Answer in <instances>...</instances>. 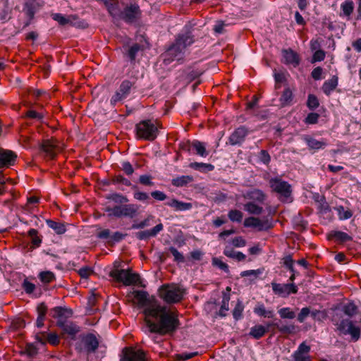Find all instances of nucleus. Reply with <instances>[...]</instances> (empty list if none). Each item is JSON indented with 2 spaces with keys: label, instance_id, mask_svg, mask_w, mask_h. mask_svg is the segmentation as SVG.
Here are the masks:
<instances>
[{
  "label": "nucleus",
  "instance_id": "nucleus-1",
  "mask_svg": "<svg viewBox=\"0 0 361 361\" xmlns=\"http://www.w3.org/2000/svg\"><path fill=\"white\" fill-rule=\"evenodd\" d=\"M137 305L144 307L145 322L150 333L160 336L173 334L180 325L178 314L167 307L161 305L154 298H149L145 290L131 292Z\"/></svg>",
  "mask_w": 361,
  "mask_h": 361
},
{
  "label": "nucleus",
  "instance_id": "nucleus-2",
  "mask_svg": "<svg viewBox=\"0 0 361 361\" xmlns=\"http://www.w3.org/2000/svg\"><path fill=\"white\" fill-rule=\"evenodd\" d=\"M194 42V36L190 32L178 35L174 42L164 53V61L171 62L181 59L185 48L190 46Z\"/></svg>",
  "mask_w": 361,
  "mask_h": 361
},
{
  "label": "nucleus",
  "instance_id": "nucleus-3",
  "mask_svg": "<svg viewBox=\"0 0 361 361\" xmlns=\"http://www.w3.org/2000/svg\"><path fill=\"white\" fill-rule=\"evenodd\" d=\"M185 294L184 289L177 284H164L159 288V297L167 304H174L180 302Z\"/></svg>",
  "mask_w": 361,
  "mask_h": 361
},
{
  "label": "nucleus",
  "instance_id": "nucleus-4",
  "mask_svg": "<svg viewBox=\"0 0 361 361\" xmlns=\"http://www.w3.org/2000/svg\"><path fill=\"white\" fill-rule=\"evenodd\" d=\"M161 125L156 121V124L150 119L143 120L135 126L137 135L139 138L148 141L154 140L159 134V128Z\"/></svg>",
  "mask_w": 361,
  "mask_h": 361
},
{
  "label": "nucleus",
  "instance_id": "nucleus-5",
  "mask_svg": "<svg viewBox=\"0 0 361 361\" xmlns=\"http://www.w3.org/2000/svg\"><path fill=\"white\" fill-rule=\"evenodd\" d=\"M109 276L117 282L123 283L126 286L137 285L141 283L140 276L137 273H133L130 269H119L114 268L110 271Z\"/></svg>",
  "mask_w": 361,
  "mask_h": 361
},
{
  "label": "nucleus",
  "instance_id": "nucleus-6",
  "mask_svg": "<svg viewBox=\"0 0 361 361\" xmlns=\"http://www.w3.org/2000/svg\"><path fill=\"white\" fill-rule=\"evenodd\" d=\"M141 16L142 11L138 4L131 3L124 5L121 20L129 25H134L140 20Z\"/></svg>",
  "mask_w": 361,
  "mask_h": 361
},
{
  "label": "nucleus",
  "instance_id": "nucleus-7",
  "mask_svg": "<svg viewBox=\"0 0 361 361\" xmlns=\"http://www.w3.org/2000/svg\"><path fill=\"white\" fill-rule=\"evenodd\" d=\"M120 361H149L147 353L142 349L133 346L122 349Z\"/></svg>",
  "mask_w": 361,
  "mask_h": 361
},
{
  "label": "nucleus",
  "instance_id": "nucleus-8",
  "mask_svg": "<svg viewBox=\"0 0 361 361\" xmlns=\"http://www.w3.org/2000/svg\"><path fill=\"white\" fill-rule=\"evenodd\" d=\"M136 89L135 81H130L129 80H124L121 83L119 88L111 97L110 102L112 105H116L118 102L127 98L132 90Z\"/></svg>",
  "mask_w": 361,
  "mask_h": 361
},
{
  "label": "nucleus",
  "instance_id": "nucleus-9",
  "mask_svg": "<svg viewBox=\"0 0 361 361\" xmlns=\"http://www.w3.org/2000/svg\"><path fill=\"white\" fill-rule=\"evenodd\" d=\"M244 226L257 228L258 231H264L272 228L274 224L271 219H260L258 217L250 216L245 219Z\"/></svg>",
  "mask_w": 361,
  "mask_h": 361
},
{
  "label": "nucleus",
  "instance_id": "nucleus-10",
  "mask_svg": "<svg viewBox=\"0 0 361 361\" xmlns=\"http://www.w3.org/2000/svg\"><path fill=\"white\" fill-rule=\"evenodd\" d=\"M269 183L272 191L286 198L290 196L292 187L287 181L283 180L279 178H274L269 180Z\"/></svg>",
  "mask_w": 361,
  "mask_h": 361
},
{
  "label": "nucleus",
  "instance_id": "nucleus-11",
  "mask_svg": "<svg viewBox=\"0 0 361 361\" xmlns=\"http://www.w3.org/2000/svg\"><path fill=\"white\" fill-rule=\"evenodd\" d=\"M139 208V205L135 204H123L121 205L115 206L114 216L117 218L127 216L133 219L137 216Z\"/></svg>",
  "mask_w": 361,
  "mask_h": 361
},
{
  "label": "nucleus",
  "instance_id": "nucleus-12",
  "mask_svg": "<svg viewBox=\"0 0 361 361\" xmlns=\"http://www.w3.org/2000/svg\"><path fill=\"white\" fill-rule=\"evenodd\" d=\"M338 329L344 334H349L353 341H357L360 337V329L354 324V322L350 319H343Z\"/></svg>",
  "mask_w": 361,
  "mask_h": 361
},
{
  "label": "nucleus",
  "instance_id": "nucleus-13",
  "mask_svg": "<svg viewBox=\"0 0 361 361\" xmlns=\"http://www.w3.org/2000/svg\"><path fill=\"white\" fill-rule=\"evenodd\" d=\"M109 16L113 18V22L121 20L124 4H121L118 0H104L103 2Z\"/></svg>",
  "mask_w": 361,
  "mask_h": 361
},
{
  "label": "nucleus",
  "instance_id": "nucleus-14",
  "mask_svg": "<svg viewBox=\"0 0 361 361\" xmlns=\"http://www.w3.org/2000/svg\"><path fill=\"white\" fill-rule=\"evenodd\" d=\"M271 288L274 294L283 298L288 297L291 293L295 294L298 290V287L293 283L281 284L272 282Z\"/></svg>",
  "mask_w": 361,
  "mask_h": 361
},
{
  "label": "nucleus",
  "instance_id": "nucleus-15",
  "mask_svg": "<svg viewBox=\"0 0 361 361\" xmlns=\"http://www.w3.org/2000/svg\"><path fill=\"white\" fill-rule=\"evenodd\" d=\"M44 6V2L39 0H25L23 11L28 18L33 19L35 14Z\"/></svg>",
  "mask_w": 361,
  "mask_h": 361
},
{
  "label": "nucleus",
  "instance_id": "nucleus-16",
  "mask_svg": "<svg viewBox=\"0 0 361 361\" xmlns=\"http://www.w3.org/2000/svg\"><path fill=\"white\" fill-rule=\"evenodd\" d=\"M16 159L17 154L14 152L0 147V169L13 166Z\"/></svg>",
  "mask_w": 361,
  "mask_h": 361
},
{
  "label": "nucleus",
  "instance_id": "nucleus-17",
  "mask_svg": "<svg viewBox=\"0 0 361 361\" xmlns=\"http://www.w3.org/2000/svg\"><path fill=\"white\" fill-rule=\"evenodd\" d=\"M249 131L248 129L241 126L237 128L230 135L228 141L231 145H241L245 140Z\"/></svg>",
  "mask_w": 361,
  "mask_h": 361
},
{
  "label": "nucleus",
  "instance_id": "nucleus-18",
  "mask_svg": "<svg viewBox=\"0 0 361 361\" xmlns=\"http://www.w3.org/2000/svg\"><path fill=\"white\" fill-rule=\"evenodd\" d=\"M81 340L87 354L94 353L99 347V341L96 336L92 333L84 335Z\"/></svg>",
  "mask_w": 361,
  "mask_h": 361
},
{
  "label": "nucleus",
  "instance_id": "nucleus-19",
  "mask_svg": "<svg viewBox=\"0 0 361 361\" xmlns=\"http://www.w3.org/2000/svg\"><path fill=\"white\" fill-rule=\"evenodd\" d=\"M310 352V346L302 342L293 355V361H311Z\"/></svg>",
  "mask_w": 361,
  "mask_h": 361
},
{
  "label": "nucleus",
  "instance_id": "nucleus-20",
  "mask_svg": "<svg viewBox=\"0 0 361 361\" xmlns=\"http://www.w3.org/2000/svg\"><path fill=\"white\" fill-rule=\"evenodd\" d=\"M50 314L54 319H57L56 322H66L67 319L71 317L73 312L71 309L63 307H55L50 310Z\"/></svg>",
  "mask_w": 361,
  "mask_h": 361
},
{
  "label": "nucleus",
  "instance_id": "nucleus-21",
  "mask_svg": "<svg viewBox=\"0 0 361 361\" xmlns=\"http://www.w3.org/2000/svg\"><path fill=\"white\" fill-rule=\"evenodd\" d=\"M56 326L61 329L63 334H66L74 339L75 335L80 331V328L71 321L56 322Z\"/></svg>",
  "mask_w": 361,
  "mask_h": 361
},
{
  "label": "nucleus",
  "instance_id": "nucleus-22",
  "mask_svg": "<svg viewBox=\"0 0 361 361\" xmlns=\"http://www.w3.org/2000/svg\"><path fill=\"white\" fill-rule=\"evenodd\" d=\"M56 143L51 140H44L40 145V149L50 159H54L56 155Z\"/></svg>",
  "mask_w": 361,
  "mask_h": 361
},
{
  "label": "nucleus",
  "instance_id": "nucleus-23",
  "mask_svg": "<svg viewBox=\"0 0 361 361\" xmlns=\"http://www.w3.org/2000/svg\"><path fill=\"white\" fill-rule=\"evenodd\" d=\"M245 199L250 200L251 202L263 203L267 199V195L259 189H253L247 191L244 195Z\"/></svg>",
  "mask_w": 361,
  "mask_h": 361
},
{
  "label": "nucleus",
  "instance_id": "nucleus-24",
  "mask_svg": "<svg viewBox=\"0 0 361 361\" xmlns=\"http://www.w3.org/2000/svg\"><path fill=\"white\" fill-rule=\"evenodd\" d=\"M283 58L285 63L287 64H291L294 67H296L300 63V57L298 54L293 51L292 49L283 50Z\"/></svg>",
  "mask_w": 361,
  "mask_h": 361
},
{
  "label": "nucleus",
  "instance_id": "nucleus-25",
  "mask_svg": "<svg viewBox=\"0 0 361 361\" xmlns=\"http://www.w3.org/2000/svg\"><path fill=\"white\" fill-rule=\"evenodd\" d=\"M304 140L307 145L308 147L311 149L318 150L320 149H324L327 145V143L324 140H317L315 138L306 135L304 137Z\"/></svg>",
  "mask_w": 361,
  "mask_h": 361
},
{
  "label": "nucleus",
  "instance_id": "nucleus-26",
  "mask_svg": "<svg viewBox=\"0 0 361 361\" xmlns=\"http://www.w3.org/2000/svg\"><path fill=\"white\" fill-rule=\"evenodd\" d=\"M338 78L336 75H334L331 79L326 80L322 87V90L323 92L326 96H329L331 94V93L338 86Z\"/></svg>",
  "mask_w": 361,
  "mask_h": 361
},
{
  "label": "nucleus",
  "instance_id": "nucleus-27",
  "mask_svg": "<svg viewBox=\"0 0 361 361\" xmlns=\"http://www.w3.org/2000/svg\"><path fill=\"white\" fill-rule=\"evenodd\" d=\"M166 204L174 208L176 211H185L192 208L191 203L183 202L176 199H172L170 202H166Z\"/></svg>",
  "mask_w": 361,
  "mask_h": 361
},
{
  "label": "nucleus",
  "instance_id": "nucleus-28",
  "mask_svg": "<svg viewBox=\"0 0 361 361\" xmlns=\"http://www.w3.org/2000/svg\"><path fill=\"white\" fill-rule=\"evenodd\" d=\"M27 235L30 238L31 240V248L35 249L39 247L41 245L42 237L39 235V232L37 229H30L27 232Z\"/></svg>",
  "mask_w": 361,
  "mask_h": 361
},
{
  "label": "nucleus",
  "instance_id": "nucleus-29",
  "mask_svg": "<svg viewBox=\"0 0 361 361\" xmlns=\"http://www.w3.org/2000/svg\"><path fill=\"white\" fill-rule=\"evenodd\" d=\"M329 239L334 238L339 243H345L352 240V237L343 231H332L328 235Z\"/></svg>",
  "mask_w": 361,
  "mask_h": 361
},
{
  "label": "nucleus",
  "instance_id": "nucleus-30",
  "mask_svg": "<svg viewBox=\"0 0 361 361\" xmlns=\"http://www.w3.org/2000/svg\"><path fill=\"white\" fill-rule=\"evenodd\" d=\"M244 209L250 214L259 215L263 212V208L259 206L256 202H248L244 204Z\"/></svg>",
  "mask_w": 361,
  "mask_h": 361
},
{
  "label": "nucleus",
  "instance_id": "nucleus-31",
  "mask_svg": "<svg viewBox=\"0 0 361 361\" xmlns=\"http://www.w3.org/2000/svg\"><path fill=\"white\" fill-rule=\"evenodd\" d=\"M189 166L192 169L204 173L212 171L214 169V165L202 162H192L189 164Z\"/></svg>",
  "mask_w": 361,
  "mask_h": 361
},
{
  "label": "nucleus",
  "instance_id": "nucleus-32",
  "mask_svg": "<svg viewBox=\"0 0 361 361\" xmlns=\"http://www.w3.org/2000/svg\"><path fill=\"white\" fill-rule=\"evenodd\" d=\"M254 312L257 315L265 318H273L274 316V311L272 310H266L263 304H258L254 308Z\"/></svg>",
  "mask_w": 361,
  "mask_h": 361
},
{
  "label": "nucleus",
  "instance_id": "nucleus-33",
  "mask_svg": "<svg viewBox=\"0 0 361 361\" xmlns=\"http://www.w3.org/2000/svg\"><path fill=\"white\" fill-rule=\"evenodd\" d=\"M267 332V329L262 325H255L250 329V336L255 339H259Z\"/></svg>",
  "mask_w": 361,
  "mask_h": 361
},
{
  "label": "nucleus",
  "instance_id": "nucleus-34",
  "mask_svg": "<svg viewBox=\"0 0 361 361\" xmlns=\"http://www.w3.org/2000/svg\"><path fill=\"white\" fill-rule=\"evenodd\" d=\"M293 95L292 91L290 90V89L289 87L286 88L283 90V92L280 97V102H281V106L283 107L286 106L290 105V104L293 101Z\"/></svg>",
  "mask_w": 361,
  "mask_h": 361
},
{
  "label": "nucleus",
  "instance_id": "nucleus-35",
  "mask_svg": "<svg viewBox=\"0 0 361 361\" xmlns=\"http://www.w3.org/2000/svg\"><path fill=\"white\" fill-rule=\"evenodd\" d=\"M46 222L48 226L59 235L63 234L66 231V226L63 223L56 222L51 219H47Z\"/></svg>",
  "mask_w": 361,
  "mask_h": 361
},
{
  "label": "nucleus",
  "instance_id": "nucleus-36",
  "mask_svg": "<svg viewBox=\"0 0 361 361\" xmlns=\"http://www.w3.org/2000/svg\"><path fill=\"white\" fill-rule=\"evenodd\" d=\"M192 149L196 151V154L202 157H206L209 154V152L207 151L205 145L203 142L195 140L192 142Z\"/></svg>",
  "mask_w": 361,
  "mask_h": 361
},
{
  "label": "nucleus",
  "instance_id": "nucleus-37",
  "mask_svg": "<svg viewBox=\"0 0 361 361\" xmlns=\"http://www.w3.org/2000/svg\"><path fill=\"white\" fill-rule=\"evenodd\" d=\"M193 181V177L191 176H181L172 179L171 183L176 187H183L188 183Z\"/></svg>",
  "mask_w": 361,
  "mask_h": 361
},
{
  "label": "nucleus",
  "instance_id": "nucleus-38",
  "mask_svg": "<svg viewBox=\"0 0 361 361\" xmlns=\"http://www.w3.org/2000/svg\"><path fill=\"white\" fill-rule=\"evenodd\" d=\"M229 300H230V295L224 294L221 305L219 312V315L221 317H226V312L229 310Z\"/></svg>",
  "mask_w": 361,
  "mask_h": 361
},
{
  "label": "nucleus",
  "instance_id": "nucleus-39",
  "mask_svg": "<svg viewBox=\"0 0 361 361\" xmlns=\"http://www.w3.org/2000/svg\"><path fill=\"white\" fill-rule=\"evenodd\" d=\"M111 182L114 184L120 183L126 186H132L133 190H137V188L136 185H132L131 182L121 174L114 176L111 179Z\"/></svg>",
  "mask_w": 361,
  "mask_h": 361
},
{
  "label": "nucleus",
  "instance_id": "nucleus-40",
  "mask_svg": "<svg viewBox=\"0 0 361 361\" xmlns=\"http://www.w3.org/2000/svg\"><path fill=\"white\" fill-rule=\"evenodd\" d=\"M244 310V305L242 301L238 300L234 309L232 311V314L235 320H239L243 317V312Z\"/></svg>",
  "mask_w": 361,
  "mask_h": 361
},
{
  "label": "nucleus",
  "instance_id": "nucleus-41",
  "mask_svg": "<svg viewBox=\"0 0 361 361\" xmlns=\"http://www.w3.org/2000/svg\"><path fill=\"white\" fill-rule=\"evenodd\" d=\"M141 49L142 46L137 43L133 44L130 47H129L127 55L131 62H134L135 61L137 54L141 50Z\"/></svg>",
  "mask_w": 361,
  "mask_h": 361
},
{
  "label": "nucleus",
  "instance_id": "nucleus-42",
  "mask_svg": "<svg viewBox=\"0 0 361 361\" xmlns=\"http://www.w3.org/2000/svg\"><path fill=\"white\" fill-rule=\"evenodd\" d=\"M39 279L44 283H49L55 279V275L50 271H41Z\"/></svg>",
  "mask_w": 361,
  "mask_h": 361
},
{
  "label": "nucleus",
  "instance_id": "nucleus-43",
  "mask_svg": "<svg viewBox=\"0 0 361 361\" xmlns=\"http://www.w3.org/2000/svg\"><path fill=\"white\" fill-rule=\"evenodd\" d=\"M106 198L107 200H111L116 203H118V204H121L128 202V199L126 196H124L121 194H118V193L110 194V195H107L106 197Z\"/></svg>",
  "mask_w": 361,
  "mask_h": 361
},
{
  "label": "nucleus",
  "instance_id": "nucleus-44",
  "mask_svg": "<svg viewBox=\"0 0 361 361\" xmlns=\"http://www.w3.org/2000/svg\"><path fill=\"white\" fill-rule=\"evenodd\" d=\"M341 9L344 16H350L354 10V4L352 0H347L341 4Z\"/></svg>",
  "mask_w": 361,
  "mask_h": 361
},
{
  "label": "nucleus",
  "instance_id": "nucleus-45",
  "mask_svg": "<svg viewBox=\"0 0 361 361\" xmlns=\"http://www.w3.org/2000/svg\"><path fill=\"white\" fill-rule=\"evenodd\" d=\"M343 311L345 314L351 317L357 314V307L354 302H349L343 306Z\"/></svg>",
  "mask_w": 361,
  "mask_h": 361
},
{
  "label": "nucleus",
  "instance_id": "nucleus-46",
  "mask_svg": "<svg viewBox=\"0 0 361 361\" xmlns=\"http://www.w3.org/2000/svg\"><path fill=\"white\" fill-rule=\"evenodd\" d=\"M229 219L233 222H241L243 217L242 212L238 209H231L228 214Z\"/></svg>",
  "mask_w": 361,
  "mask_h": 361
},
{
  "label": "nucleus",
  "instance_id": "nucleus-47",
  "mask_svg": "<svg viewBox=\"0 0 361 361\" xmlns=\"http://www.w3.org/2000/svg\"><path fill=\"white\" fill-rule=\"evenodd\" d=\"M336 209L341 220L348 219L353 216V212L350 209L345 210L343 206H338Z\"/></svg>",
  "mask_w": 361,
  "mask_h": 361
},
{
  "label": "nucleus",
  "instance_id": "nucleus-48",
  "mask_svg": "<svg viewBox=\"0 0 361 361\" xmlns=\"http://www.w3.org/2000/svg\"><path fill=\"white\" fill-rule=\"evenodd\" d=\"M310 314H311L313 317H315L317 315V312H311L309 307H303L298 315V320L300 323L303 322L305 319L310 315Z\"/></svg>",
  "mask_w": 361,
  "mask_h": 361
},
{
  "label": "nucleus",
  "instance_id": "nucleus-49",
  "mask_svg": "<svg viewBox=\"0 0 361 361\" xmlns=\"http://www.w3.org/2000/svg\"><path fill=\"white\" fill-rule=\"evenodd\" d=\"M283 265L293 274L297 273L294 269V260L290 255L285 256L283 259Z\"/></svg>",
  "mask_w": 361,
  "mask_h": 361
},
{
  "label": "nucleus",
  "instance_id": "nucleus-50",
  "mask_svg": "<svg viewBox=\"0 0 361 361\" xmlns=\"http://www.w3.org/2000/svg\"><path fill=\"white\" fill-rule=\"evenodd\" d=\"M126 235L127 233H122L119 231L114 232L111 236V240H108V244L112 246L116 243L121 241Z\"/></svg>",
  "mask_w": 361,
  "mask_h": 361
},
{
  "label": "nucleus",
  "instance_id": "nucleus-51",
  "mask_svg": "<svg viewBox=\"0 0 361 361\" xmlns=\"http://www.w3.org/2000/svg\"><path fill=\"white\" fill-rule=\"evenodd\" d=\"M307 106L311 110H314L319 106V100L314 94L308 95Z\"/></svg>",
  "mask_w": 361,
  "mask_h": 361
},
{
  "label": "nucleus",
  "instance_id": "nucleus-52",
  "mask_svg": "<svg viewBox=\"0 0 361 361\" xmlns=\"http://www.w3.org/2000/svg\"><path fill=\"white\" fill-rule=\"evenodd\" d=\"M280 317L283 319H294L295 314L293 311H291L289 307H283L279 310Z\"/></svg>",
  "mask_w": 361,
  "mask_h": 361
},
{
  "label": "nucleus",
  "instance_id": "nucleus-53",
  "mask_svg": "<svg viewBox=\"0 0 361 361\" xmlns=\"http://www.w3.org/2000/svg\"><path fill=\"white\" fill-rule=\"evenodd\" d=\"M212 264L214 266L218 267L220 269L223 270L226 273H229V268L227 264L222 262L220 259L217 257L212 258Z\"/></svg>",
  "mask_w": 361,
  "mask_h": 361
},
{
  "label": "nucleus",
  "instance_id": "nucleus-54",
  "mask_svg": "<svg viewBox=\"0 0 361 361\" xmlns=\"http://www.w3.org/2000/svg\"><path fill=\"white\" fill-rule=\"evenodd\" d=\"M139 183L141 185H145V186H154V183L152 182V176L151 175H141L139 177Z\"/></svg>",
  "mask_w": 361,
  "mask_h": 361
},
{
  "label": "nucleus",
  "instance_id": "nucleus-55",
  "mask_svg": "<svg viewBox=\"0 0 361 361\" xmlns=\"http://www.w3.org/2000/svg\"><path fill=\"white\" fill-rule=\"evenodd\" d=\"M169 251L172 254L174 257V261L178 263H182L185 262V258L183 254H181L178 250L174 247H170Z\"/></svg>",
  "mask_w": 361,
  "mask_h": 361
},
{
  "label": "nucleus",
  "instance_id": "nucleus-56",
  "mask_svg": "<svg viewBox=\"0 0 361 361\" xmlns=\"http://www.w3.org/2000/svg\"><path fill=\"white\" fill-rule=\"evenodd\" d=\"M296 326L294 324L277 326V329L282 334H290L295 331Z\"/></svg>",
  "mask_w": 361,
  "mask_h": 361
},
{
  "label": "nucleus",
  "instance_id": "nucleus-57",
  "mask_svg": "<svg viewBox=\"0 0 361 361\" xmlns=\"http://www.w3.org/2000/svg\"><path fill=\"white\" fill-rule=\"evenodd\" d=\"M259 159L265 165H268L271 161V156L265 149H262L259 153Z\"/></svg>",
  "mask_w": 361,
  "mask_h": 361
},
{
  "label": "nucleus",
  "instance_id": "nucleus-58",
  "mask_svg": "<svg viewBox=\"0 0 361 361\" xmlns=\"http://www.w3.org/2000/svg\"><path fill=\"white\" fill-rule=\"evenodd\" d=\"M25 350L27 356L30 357H33L38 353V349L32 343L27 344Z\"/></svg>",
  "mask_w": 361,
  "mask_h": 361
},
{
  "label": "nucleus",
  "instance_id": "nucleus-59",
  "mask_svg": "<svg viewBox=\"0 0 361 361\" xmlns=\"http://www.w3.org/2000/svg\"><path fill=\"white\" fill-rule=\"evenodd\" d=\"M47 343L52 345H57L60 343V339L57 334L50 333L47 334Z\"/></svg>",
  "mask_w": 361,
  "mask_h": 361
},
{
  "label": "nucleus",
  "instance_id": "nucleus-60",
  "mask_svg": "<svg viewBox=\"0 0 361 361\" xmlns=\"http://www.w3.org/2000/svg\"><path fill=\"white\" fill-rule=\"evenodd\" d=\"M51 16L52 18L57 21L61 25H65L71 22L68 18H66L61 13H54Z\"/></svg>",
  "mask_w": 361,
  "mask_h": 361
},
{
  "label": "nucleus",
  "instance_id": "nucleus-61",
  "mask_svg": "<svg viewBox=\"0 0 361 361\" xmlns=\"http://www.w3.org/2000/svg\"><path fill=\"white\" fill-rule=\"evenodd\" d=\"M274 76L276 82L275 87L276 89H279L281 87L279 83L283 82L286 80L285 74L283 72L274 73Z\"/></svg>",
  "mask_w": 361,
  "mask_h": 361
},
{
  "label": "nucleus",
  "instance_id": "nucleus-62",
  "mask_svg": "<svg viewBox=\"0 0 361 361\" xmlns=\"http://www.w3.org/2000/svg\"><path fill=\"white\" fill-rule=\"evenodd\" d=\"M47 307L44 302L39 303L37 307V317H44L45 318L47 312Z\"/></svg>",
  "mask_w": 361,
  "mask_h": 361
},
{
  "label": "nucleus",
  "instance_id": "nucleus-63",
  "mask_svg": "<svg viewBox=\"0 0 361 361\" xmlns=\"http://www.w3.org/2000/svg\"><path fill=\"white\" fill-rule=\"evenodd\" d=\"M25 117L30 118H35L38 121H42L44 118V115L41 113H38L34 110H29L26 112Z\"/></svg>",
  "mask_w": 361,
  "mask_h": 361
},
{
  "label": "nucleus",
  "instance_id": "nucleus-64",
  "mask_svg": "<svg viewBox=\"0 0 361 361\" xmlns=\"http://www.w3.org/2000/svg\"><path fill=\"white\" fill-rule=\"evenodd\" d=\"M121 169L127 176H130L134 173V169L129 161L123 162Z\"/></svg>",
  "mask_w": 361,
  "mask_h": 361
}]
</instances>
